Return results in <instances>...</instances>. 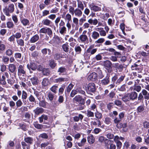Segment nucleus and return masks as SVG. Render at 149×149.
Returning <instances> with one entry per match:
<instances>
[{
  "label": "nucleus",
  "mask_w": 149,
  "mask_h": 149,
  "mask_svg": "<svg viewBox=\"0 0 149 149\" xmlns=\"http://www.w3.org/2000/svg\"><path fill=\"white\" fill-rule=\"evenodd\" d=\"M119 75L116 74L113 76L111 79L112 83L108 86V87L110 89H112L114 87L115 85H119L124 80L125 76L124 75H120L119 77Z\"/></svg>",
  "instance_id": "1"
},
{
  "label": "nucleus",
  "mask_w": 149,
  "mask_h": 149,
  "mask_svg": "<svg viewBox=\"0 0 149 149\" xmlns=\"http://www.w3.org/2000/svg\"><path fill=\"white\" fill-rule=\"evenodd\" d=\"M56 76L54 75L50 78V80L54 83H60L61 82L68 81L69 80L68 78L60 77L56 79Z\"/></svg>",
  "instance_id": "2"
},
{
  "label": "nucleus",
  "mask_w": 149,
  "mask_h": 149,
  "mask_svg": "<svg viewBox=\"0 0 149 149\" xmlns=\"http://www.w3.org/2000/svg\"><path fill=\"white\" fill-rule=\"evenodd\" d=\"M144 98L147 100L149 99V93L145 89L142 90L141 93L139 94L138 99L139 100H143Z\"/></svg>",
  "instance_id": "3"
},
{
  "label": "nucleus",
  "mask_w": 149,
  "mask_h": 149,
  "mask_svg": "<svg viewBox=\"0 0 149 149\" xmlns=\"http://www.w3.org/2000/svg\"><path fill=\"white\" fill-rule=\"evenodd\" d=\"M14 6L13 3H10L8 8L4 10L5 15L8 16H10V13H13L14 10Z\"/></svg>",
  "instance_id": "4"
},
{
  "label": "nucleus",
  "mask_w": 149,
  "mask_h": 149,
  "mask_svg": "<svg viewBox=\"0 0 149 149\" xmlns=\"http://www.w3.org/2000/svg\"><path fill=\"white\" fill-rule=\"evenodd\" d=\"M40 33H46L49 36L52 35V31L51 29L48 27H45L42 28L39 31Z\"/></svg>",
  "instance_id": "5"
},
{
  "label": "nucleus",
  "mask_w": 149,
  "mask_h": 149,
  "mask_svg": "<svg viewBox=\"0 0 149 149\" xmlns=\"http://www.w3.org/2000/svg\"><path fill=\"white\" fill-rule=\"evenodd\" d=\"M103 65L105 68L108 70V72H111V70H109V69L111 68L112 63L110 61L107 60L104 61L103 63Z\"/></svg>",
  "instance_id": "6"
},
{
  "label": "nucleus",
  "mask_w": 149,
  "mask_h": 149,
  "mask_svg": "<svg viewBox=\"0 0 149 149\" xmlns=\"http://www.w3.org/2000/svg\"><path fill=\"white\" fill-rule=\"evenodd\" d=\"M87 90L90 92L93 93L95 91L96 86L95 84L93 83H90L88 84Z\"/></svg>",
  "instance_id": "7"
},
{
  "label": "nucleus",
  "mask_w": 149,
  "mask_h": 149,
  "mask_svg": "<svg viewBox=\"0 0 149 149\" xmlns=\"http://www.w3.org/2000/svg\"><path fill=\"white\" fill-rule=\"evenodd\" d=\"M110 74H107L106 76L101 81V84L104 86L108 85L110 82Z\"/></svg>",
  "instance_id": "8"
},
{
  "label": "nucleus",
  "mask_w": 149,
  "mask_h": 149,
  "mask_svg": "<svg viewBox=\"0 0 149 149\" xmlns=\"http://www.w3.org/2000/svg\"><path fill=\"white\" fill-rule=\"evenodd\" d=\"M94 46L91 45L89 46V48L86 50V52L89 53L90 55L94 54L97 51V48H93Z\"/></svg>",
  "instance_id": "9"
},
{
  "label": "nucleus",
  "mask_w": 149,
  "mask_h": 149,
  "mask_svg": "<svg viewBox=\"0 0 149 149\" xmlns=\"http://www.w3.org/2000/svg\"><path fill=\"white\" fill-rule=\"evenodd\" d=\"M97 79V74L93 72L90 74L88 76V80H91L92 81H96Z\"/></svg>",
  "instance_id": "10"
},
{
  "label": "nucleus",
  "mask_w": 149,
  "mask_h": 149,
  "mask_svg": "<svg viewBox=\"0 0 149 149\" xmlns=\"http://www.w3.org/2000/svg\"><path fill=\"white\" fill-rule=\"evenodd\" d=\"M89 7L91 10L94 12L99 11L101 10V8L95 5L94 3H91L89 5Z\"/></svg>",
  "instance_id": "11"
},
{
  "label": "nucleus",
  "mask_w": 149,
  "mask_h": 149,
  "mask_svg": "<svg viewBox=\"0 0 149 149\" xmlns=\"http://www.w3.org/2000/svg\"><path fill=\"white\" fill-rule=\"evenodd\" d=\"M67 69L65 67L62 66L59 68L57 70V72L59 75L65 74L66 73Z\"/></svg>",
  "instance_id": "12"
},
{
  "label": "nucleus",
  "mask_w": 149,
  "mask_h": 149,
  "mask_svg": "<svg viewBox=\"0 0 149 149\" xmlns=\"http://www.w3.org/2000/svg\"><path fill=\"white\" fill-rule=\"evenodd\" d=\"M26 72L24 70L23 65H20L18 68V75L24 74H25Z\"/></svg>",
  "instance_id": "13"
},
{
  "label": "nucleus",
  "mask_w": 149,
  "mask_h": 149,
  "mask_svg": "<svg viewBox=\"0 0 149 149\" xmlns=\"http://www.w3.org/2000/svg\"><path fill=\"white\" fill-rule=\"evenodd\" d=\"M27 67L29 70L31 69L33 70H35L37 68V65L34 63H31L29 64H27Z\"/></svg>",
  "instance_id": "14"
},
{
  "label": "nucleus",
  "mask_w": 149,
  "mask_h": 149,
  "mask_svg": "<svg viewBox=\"0 0 149 149\" xmlns=\"http://www.w3.org/2000/svg\"><path fill=\"white\" fill-rule=\"evenodd\" d=\"M74 101L76 102H80V104H84V99H82V97L79 95H78L76 96L73 99Z\"/></svg>",
  "instance_id": "15"
},
{
  "label": "nucleus",
  "mask_w": 149,
  "mask_h": 149,
  "mask_svg": "<svg viewBox=\"0 0 149 149\" xmlns=\"http://www.w3.org/2000/svg\"><path fill=\"white\" fill-rule=\"evenodd\" d=\"M35 115H38L42 114L44 111V109L41 107H37L33 111Z\"/></svg>",
  "instance_id": "16"
},
{
  "label": "nucleus",
  "mask_w": 149,
  "mask_h": 149,
  "mask_svg": "<svg viewBox=\"0 0 149 149\" xmlns=\"http://www.w3.org/2000/svg\"><path fill=\"white\" fill-rule=\"evenodd\" d=\"M24 141L28 144L29 146L33 144L34 141L33 139L30 137H27L24 138Z\"/></svg>",
  "instance_id": "17"
},
{
  "label": "nucleus",
  "mask_w": 149,
  "mask_h": 149,
  "mask_svg": "<svg viewBox=\"0 0 149 149\" xmlns=\"http://www.w3.org/2000/svg\"><path fill=\"white\" fill-rule=\"evenodd\" d=\"M128 87L127 85L123 84L120 87H119L118 90L119 91L125 92L127 91H128Z\"/></svg>",
  "instance_id": "18"
},
{
  "label": "nucleus",
  "mask_w": 149,
  "mask_h": 149,
  "mask_svg": "<svg viewBox=\"0 0 149 149\" xmlns=\"http://www.w3.org/2000/svg\"><path fill=\"white\" fill-rule=\"evenodd\" d=\"M8 66L9 71L12 73H13L16 70V67L14 64H10Z\"/></svg>",
  "instance_id": "19"
},
{
  "label": "nucleus",
  "mask_w": 149,
  "mask_h": 149,
  "mask_svg": "<svg viewBox=\"0 0 149 149\" xmlns=\"http://www.w3.org/2000/svg\"><path fill=\"white\" fill-rule=\"evenodd\" d=\"M52 23V22L51 20L47 19H43L42 22V24L47 26H50Z\"/></svg>",
  "instance_id": "20"
},
{
  "label": "nucleus",
  "mask_w": 149,
  "mask_h": 149,
  "mask_svg": "<svg viewBox=\"0 0 149 149\" xmlns=\"http://www.w3.org/2000/svg\"><path fill=\"white\" fill-rule=\"evenodd\" d=\"M27 93L24 91H22V94L21 96V98L23 103L26 104V100L27 97Z\"/></svg>",
  "instance_id": "21"
},
{
  "label": "nucleus",
  "mask_w": 149,
  "mask_h": 149,
  "mask_svg": "<svg viewBox=\"0 0 149 149\" xmlns=\"http://www.w3.org/2000/svg\"><path fill=\"white\" fill-rule=\"evenodd\" d=\"M131 100H134L137 98V93L135 92H132L129 93Z\"/></svg>",
  "instance_id": "22"
},
{
  "label": "nucleus",
  "mask_w": 149,
  "mask_h": 149,
  "mask_svg": "<svg viewBox=\"0 0 149 149\" xmlns=\"http://www.w3.org/2000/svg\"><path fill=\"white\" fill-rule=\"evenodd\" d=\"M74 14L75 16L79 17L81 16L82 13L80 9L78 8H76L75 9Z\"/></svg>",
  "instance_id": "23"
},
{
  "label": "nucleus",
  "mask_w": 149,
  "mask_h": 149,
  "mask_svg": "<svg viewBox=\"0 0 149 149\" xmlns=\"http://www.w3.org/2000/svg\"><path fill=\"white\" fill-rule=\"evenodd\" d=\"M32 84L33 85L38 84V78L37 77L34 75V77L30 79Z\"/></svg>",
  "instance_id": "24"
},
{
  "label": "nucleus",
  "mask_w": 149,
  "mask_h": 149,
  "mask_svg": "<svg viewBox=\"0 0 149 149\" xmlns=\"http://www.w3.org/2000/svg\"><path fill=\"white\" fill-rule=\"evenodd\" d=\"M39 36L38 35L36 34L33 36L30 40L31 43H34L37 41L39 39Z\"/></svg>",
  "instance_id": "25"
},
{
  "label": "nucleus",
  "mask_w": 149,
  "mask_h": 149,
  "mask_svg": "<svg viewBox=\"0 0 149 149\" xmlns=\"http://www.w3.org/2000/svg\"><path fill=\"white\" fill-rule=\"evenodd\" d=\"M62 47L64 51L65 52H68L70 47L68 42H65V44H63Z\"/></svg>",
  "instance_id": "26"
},
{
  "label": "nucleus",
  "mask_w": 149,
  "mask_h": 149,
  "mask_svg": "<svg viewBox=\"0 0 149 149\" xmlns=\"http://www.w3.org/2000/svg\"><path fill=\"white\" fill-rule=\"evenodd\" d=\"M107 142V143L109 144V146H108V148L109 149H115L116 148V145L113 143H111V141L110 140H106L105 141V143H106V142Z\"/></svg>",
  "instance_id": "27"
},
{
  "label": "nucleus",
  "mask_w": 149,
  "mask_h": 149,
  "mask_svg": "<svg viewBox=\"0 0 149 149\" xmlns=\"http://www.w3.org/2000/svg\"><path fill=\"white\" fill-rule=\"evenodd\" d=\"M122 99L124 102H127L130 101L131 99L129 93H127L124 96L122 97Z\"/></svg>",
  "instance_id": "28"
},
{
  "label": "nucleus",
  "mask_w": 149,
  "mask_h": 149,
  "mask_svg": "<svg viewBox=\"0 0 149 149\" xmlns=\"http://www.w3.org/2000/svg\"><path fill=\"white\" fill-rule=\"evenodd\" d=\"M41 52L42 54L44 56L47 54V52L48 55H50L51 53V50L50 49L46 48H45L42 49L41 50Z\"/></svg>",
  "instance_id": "29"
},
{
  "label": "nucleus",
  "mask_w": 149,
  "mask_h": 149,
  "mask_svg": "<svg viewBox=\"0 0 149 149\" xmlns=\"http://www.w3.org/2000/svg\"><path fill=\"white\" fill-rule=\"evenodd\" d=\"M48 119V117L47 115L43 114L38 118V120L40 123H42L43 121V119L45 120H47Z\"/></svg>",
  "instance_id": "30"
},
{
  "label": "nucleus",
  "mask_w": 149,
  "mask_h": 149,
  "mask_svg": "<svg viewBox=\"0 0 149 149\" xmlns=\"http://www.w3.org/2000/svg\"><path fill=\"white\" fill-rule=\"evenodd\" d=\"M97 30H96L99 32V34L101 36H106V33L104 30L102 28H98L97 29Z\"/></svg>",
  "instance_id": "31"
},
{
  "label": "nucleus",
  "mask_w": 149,
  "mask_h": 149,
  "mask_svg": "<svg viewBox=\"0 0 149 149\" xmlns=\"http://www.w3.org/2000/svg\"><path fill=\"white\" fill-rule=\"evenodd\" d=\"M79 38L82 42H84L86 40H88L87 36L86 35L84 34L81 35L79 36Z\"/></svg>",
  "instance_id": "32"
},
{
  "label": "nucleus",
  "mask_w": 149,
  "mask_h": 149,
  "mask_svg": "<svg viewBox=\"0 0 149 149\" xmlns=\"http://www.w3.org/2000/svg\"><path fill=\"white\" fill-rule=\"evenodd\" d=\"M49 65L50 67L52 69L54 68L56 65V63L55 62L53 59H51L49 60Z\"/></svg>",
  "instance_id": "33"
},
{
  "label": "nucleus",
  "mask_w": 149,
  "mask_h": 149,
  "mask_svg": "<svg viewBox=\"0 0 149 149\" xmlns=\"http://www.w3.org/2000/svg\"><path fill=\"white\" fill-rule=\"evenodd\" d=\"M84 116L81 114H79L78 116H75L73 117V120L75 122H78L79 120L81 121L84 118Z\"/></svg>",
  "instance_id": "34"
},
{
  "label": "nucleus",
  "mask_w": 149,
  "mask_h": 149,
  "mask_svg": "<svg viewBox=\"0 0 149 149\" xmlns=\"http://www.w3.org/2000/svg\"><path fill=\"white\" fill-rule=\"evenodd\" d=\"M88 142L91 144L93 143L95 141V138L92 135H89L87 137Z\"/></svg>",
  "instance_id": "35"
},
{
  "label": "nucleus",
  "mask_w": 149,
  "mask_h": 149,
  "mask_svg": "<svg viewBox=\"0 0 149 149\" xmlns=\"http://www.w3.org/2000/svg\"><path fill=\"white\" fill-rule=\"evenodd\" d=\"M100 36V34L98 32L96 31H93L92 33L91 37L94 39H97Z\"/></svg>",
  "instance_id": "36"
},
{
  "label": "nucleus",
  "mask_w": 149,
  "mask_h": 149,
  "mask_svg": "<svg viewBox=\"0 0 149 149\" xmlns=\"http://www.w3.org/2000/svg\"><path fill=\"white\" fill-rule=\"evenodd\" d=\"M49 84V80L47 78H44L42 82V86H47Z\"/></svg>",
  "instance_id": "37"
},
{
  "label": "nucleus",
  "mask_w": 149,
  "mask_h": 149,
  "mask_svg": "<svg viewBox=\"0 0 149 149\" xmlns=\"http://www.w3.org/2000/svg\"><path fill=\"white\" fill-rule=\"evenodd\" d=\"M33 125L36 128L38 129H41L43 127L42 125L38 124L37 121L34 122L33 123Z\"/></svg>",
  "instance_id": "38"
},
{
  "label": "nucleus",
  "mask_w": 149,
  "mask_h": 149,
  "mask_svg": "<svg viewBox=\"0 0 149 149\" xmlns=\"http://www.w3.org/2000/svg\"><path fill=\"white\" fill-rule=\"evenodd\" d=\"M9 61V58L7 56H3L2 58V61L5 64H8Z\"/></svg>",
  "instance_id": "39"
},
{
  "label": "nucleus",
  "mask_w": 149,
  "mask_h": 149,
  "mask_svg": "<svg viewBox=\"0 0 149 149\" xmlns=\"http://www.w3.org/2000/svg\"><path fill=\"white\" fill-rule=\"evenodd\" d=\"M55 94L52 93L51 92L48 93L47 96L49 100L51 101H52L54 97Z\"/></svg>",
  "instance_id": "40"
},
{
  "label": "nucleus",
  "mask_w": 149,
  "mask_h": 149,
  "mask_svg": "<svg viewBox=\"0 0 149 149\" xmlns=\"http://www.w3.org/2000/svg\"><path fill=\"white\" fill-rule=\"evenodd\" d=\"M6 78L4 75H3L1 78L0 80V83L3 85H5L6 84Z\"/></svg>",
  "instance_id": "41"
},
{
  "label": "nucleus",
  "mask_w": 149,
  "mask_h": 149,
  "mask_svg": "<svg viewBox=\"0 0 149 149\" xmlns=\"http://www.w3.org/2000/svg\"><path fill=\"white\" fill-rule=\"evenodd\" d=\"M74 50L76 52L77 54H80L82 51L81 48L78 45H77L75 47Z\"/></svg>",
  "instance_id": "42"
},
{
  "label": "nucleus",
  "mask_w": 149,
  "mask_h": 149,
  "mask_svg": "<svg viewBox=\"0 0 149 149\" xmlns=\"http://www.w3.org/2000/svg\"><path fill=\"white\" fill-rule=\"evenodd\" d=\"M86 141V139L83 138L80 142L77 143V145L81 147L84 145Z\"/></svg>",
  "instance_id": "43"
},
{
  "label": "nucleus",
  "mask_w": 149,
  "mask_h": 149,
  "mask_svg": "<svg viewBox=\"0 0 149 149\" xmlns=\"http://www.w3.org/2000/svg\"><path fill=\"white\" fill-rule=\"evenodd\" d=\"M77 2L78 7L80 8L81 10H83L84 9V6L82 2L79 0H77Z\"/></svg>",
  "instance_id": "44"
},
{
  "label": "nucleus",
  "mask_w": 149,
  "mask_h": 149,
  "mask_svg": "<svg viewBox=\"0 0 149 149\" xmlns=\"http://www.w3.org/2000/svg\"><path fill=\"white\" fill-rule=\"evenodd\" d=\"M21 144L23 149H26V148L27 149H30V146L29 145H28V144H27L25 141H22Z\"/></svg>",
  "instance_id": "45"
},
{
  "label": "nucleus",
  "mask_w": 149,
  "mask_h": 149,
  "mask_svg": "<svg viewBox=\"0 0 149 149\" xmlns=\"http://www.w3.org/2000/svg\"><path fill=\"white\" fill-rule=\"evenodd\" d=\"M58 88V86L56 85H54L50 88V90L55 94L57 93V89Z\"/></svg>",
  "instance_id": "46"
},
{
  "label": "nucleus",
  "mask_w": 149,
  "mask_h": 149,
  "mask_svg": "<svg viewBox=\"0 0 149 149\" xmlns=\"http://www.w3.org/2000/svg\"><path fill=\"white\" fill-rule=\"evenodd\" d=\"M97 123L95 121H92L91 122V124L93 125H97L98 127H100L101 126V123L99 120H97Z\"/></svg>",
  "instance_id": "47"
},
{
  "label": "nucleus",
  "mask_w": 149,
  "mask_h": 149,
  "mask_svg": "<svg viewBox=\"0 0 149 149\" xmlns=\"http://www.w3.org/2000/svg\"><path fill=\"white\" fill-rule=\"evenodd\" d=\"M59 33L61 34H63L66 31V29L65 26L59 27Z\"/></svg>",
  "instance_id": "48"
},
{
  "label": "nucleus",
  "mask_w": 149,
  "mask_h": 149,
  "mask_svg": "<svg viewBox=\"0 0 149 149\" xmlns=\"http://www.w3.org/2000/svg\"><path fill=\"white\" fill-rule=\"evenodd\" d=\"M16 42L19 45L21 46H23L24 45V41L22 39H17Z\"/></svg>",
  "instance_id": "49"
},
{
  "label": "nucleus",
  "mask_w": 149,
  "mask_h": 149,
  "mask_svg": "<svg viewBox=\"0 0 149 149\" xmlns=\"http://www.w3.org/2000/svg\"><path fill=\"white\" fill-rule=\"evenodd\" d=\"M39 105L41 107L44 108H45L46 107V104L47 103L44 100L39 101Z\"/></svg>",
  "instance_id": "50"
},
{
  "label": "nucleus",
  "mask_w": 149,
  "mask_h": 149,
  "mask_svg": "<svg viewBox=\"0 0 149 149\" xmlns=\"http://www.w3.org/2000/svg\"><path fill=\"white\" fill-rule=\"evenodd\" d=\"M6 25L7 27L9 29H12L13 28L14 24L12 21H9L7 22Z\"/></svg>",
  "instance_id": "51"
},
{
  "label": "nucleus",
  "mask_w": 149,
  "mask_h": 149,
  "mask_svg": "<svg viewBox=\"0 0 149 149\" xmlns=\"http://www.w3.org/2000/svg\"><path fill=\"white\" fill-rule=\"evenodd\" d=\"M62 17L65 20H67V21L70 22L71 20V16L69 13L67 14L64 17H63V16H62Z\"/></svg>",
  "instance_id": "52"
},
{
  "label": "nucleus",
  "mask_w": 149,
  "mask_h": 149,
  "mask_svg": "<svg viewBox=\"0 0 149 149\" xmlns=\"http://www.w3.org/2000/svg\"><path fill=\"white\" fill-rule=\"evenodd\" d=\"M121 119L120 118H118L117 117L115 118L114 120V123L116 124V126L117 127H119V126L118 125V124L120 122L121 120Z\"/></svg>",
  "instance_id": "53"
},
{
  "label": "nucleus",
  "mask_w": 149,
  "mask_h": 149,
  "mask_svg": "<svg viewBox=\"0 0 149 149\" xmlns=\"http://www.w3.org/2000/svg\"><path fill=\"white\" fill-rule=\"evenodd\" d=\"M124 69H125V67L124 66V65L122 64H120L116 70H118V72H122Z\"/></svg>",
  "instance_id": "54"
},
{
  "label": "nucleus",
  "mask_w": 149,
  "mask_h": 149,
  "mask_svg": "<svg viewBox=\"0 0 149 149\" xmlns=\"http://www.w3.org/2000/svg\"><path fill=\"white\" fill-rule=\"evenodd\" d=\"M102 56L100 54H98L96 55L95 57L93 58V60H96L97 61H99L102 59Z\"/></svg>",
  "instance_id": "55"
},
{
  "label": "nucleus",
  "mask_w": 149,
  "mask_h": 149,
  "mask_svg": "<svg viewBox=\"0 0 149 149\" xmlns=\"http://www.w3.org/2000/svg\"><path fill=\"white\" fill-rule=\"evenodd\" d=\"M13 51L12 50L10 49H7L5 52L6 54L8 56H11L13 54Z\"/></svg>",
  "instance_id": "56"
},
{
  "label": "nucleus",
  "mask_w": 149,
  "mask_h": 149,
  "mask_svg": "<svg viewBox=\"0 0 149 149\" xmlns=\"http://www.w3.org/2000/svg\"><path fill=\"white\" fill-rule=\"evenodd\" d=\"M6 46L3 44L2 43V41H0V52L4 51L6 49Z\"/></svg>",
  "instance_id": "57"
},
{
  "label": "nucleus",
  "mask_w": 149,
  "mask_h": 149,
  "mask_svg": "<svg viewBox=\"0 0 149 149\" xmlns=\"http://www.w3.org/2000/svg\"><path fill=\"white\" fill-rule=\"evenodd\" d=\"M34 94L39 100L40 101L41 100V97H40V95L42 94L41 93L38 91H35L34 92Z\"/></svg>",
  "instance_id": "58"
},
{
  "label": "nucleus",
  "mask_w": 149,
  "mask_h": 149,
  "mask_svg": "<svg viewBox=\"0 0 149 149\" xmlns=\"http://www.w3.org/2000/svg\"><path fill=\"white\" fill-rule=\"evenodd\" d=\"M28 99L29 101L31 102H36V100L35 97L34 96L31 94L29 96L28 98Z\"/></svg>",
  "instance_id": "59"
},
{
  "label": "nucleus",
  "mask_w": 149,
  "mask_h": 149,
  "mask_svg": "<svg viewBox=\"0 0 149 149\" xmlns=\"http://www.w3.org/2000/svg\"><path fill=\"white\" fill-rule=\"evenodd\" d=\"M87 116L88 117H93L94 116V113L90 110H88L87 111Z\"/></svg>",
  "instance_id": "60"
},
{
  "label": "nucleus",
  "mask_w": 149,
  "mask_h": 149,
  "mask_svg": "<svg viewBox=\"0 0 149 149\" xmlns=\"http://www.w3.org/2000/svg\"><path fill=\"white\" fill-rule=\"evenodd\" d=\"M65 85H63L59 89V95L62 94L64 91V89L65 88Z\"/></svg>",
  "instance_id": "61"
},
{
  "label": "nucleus",
  "mask_w": 149,
  "mask_h": 149,
  "mask_svg": "<svg viewBox=\"0 0 149 149\" xmlns=\"http://www.w3.org/2000/svg\"><path fill=\"white\" fill-rule=\"evenodd\" d=\"M111 120L110 118L107 117L105 118L104 122L107 124L108 125L111 123Z\"/></svg>",
  "instance_id": "62"
},
{
  "label": "nucleus",
  "mask_w": 149,
  "mask_h": 149,
  "mask_svg": "<svg viewBox=\"0 0 149 149\" xmlns=\"http://www.w3.org/2000/svg\"><path fill=\"white\" fill-rule=\"evenodd\" d=\"M42 71L43 74L45 75H48L49 74V70L48 68H44Z\"/></svg>",
  "instance_id": "63"
},
{
  "label": "nucleus",
  "mask_w": 149,
  "mask_h": 149,
  "mask_svg": "<svg viewBox=\"0 0 149 149\" xmlns=\"http://www.w3.org/2000/svg\"><path fill=\"white\" fill-rule=\"evenodd\" d=\"M143 126L145 128L148 129L149 128V122L147 121H144L143 122Z\"/></svg>",
  "instance_id": "64"
}]
</instances>
